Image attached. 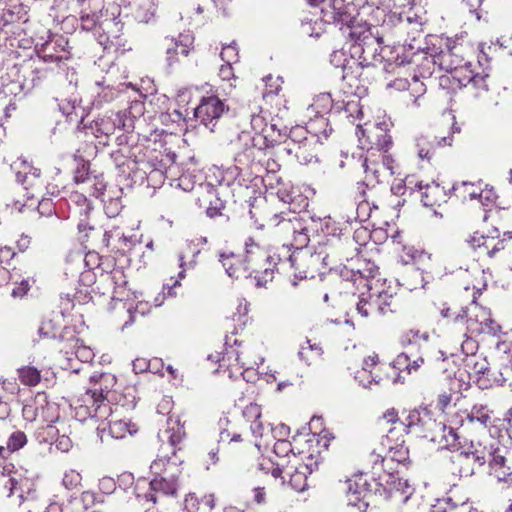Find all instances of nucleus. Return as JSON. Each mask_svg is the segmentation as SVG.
<instances>
[{
  "mask_svg": "<svg viewBox=\"0 0 512 512\" xmlns=\"http://www.w3.org/2000/svg\"><path fill=\"white\" fill-rule=\"evenodd\" d=\"M430 441L438 444L440 448L454 449L459 445V435L454 428L437 423Z\"/></svg>",
  "mask_w": 512,
  "mask_h": 512,
  "instance_id": "21",
  "label": "nucleus"
},
{
  "mask_svg": "<svg viewBox=\"0 0 512 512\" xmlns=\"http://www.w3.org/2000/svg\"><path fill=\"white\" fill-rule=\"evenodd\" d=\"M392 160L388 156L382 157V162L378 163L375 160L370 158H366L363 167L366 173V179L369 182H380L381 176L384 175L385 172L389 171V174H393L390 163Z\"/></svg>",
  "mask_w": 512,
  "mask_h": 512,
  "instance_id": "24",
  "label": "nucleus"
},
{
  "mask_svg": "<svg viewBox=\"0 0 512 512\" xmlns=\"http://www.w3.org/2000/svg\"><path fill=\"white\" fill-rule=\"evenodd\" d=\"M21 382L28 386H35L41 380L40 371L32 366H26L18 370Z\"/></svg>",
  "mask_w": 512,
  "mask_h": 512,
  "instance_id": "38",
  "label": "nucleus"
},
{
  "mask_svg": "<svg viewBox=\"0 0 512 512\" xmlns=\"http://www.w3.org/2000/svg\"><path fill=\"white\" fill-rule=\"evenodd\" d=\"M436 424V420L427 408H418L408 413L405 423H399V431L400 433H414L430 440Z\"/></svg>",
  "mask_w": 512,
  "mask_h": 512,
  "instance_id": "12",
  "label": "nucleus"
},
{
  "mask_svg": "<svg viewBox=\"0 0 512 512\" xmlns=\"http://www.w3.org/2000/svg\"><path fill=\"white\" fill-rule=\"evenodd\" d=\"M168 427L159 433L162 441V453L151 464V470L157 476L151 480L150 488L155 493L175 495L179 487L178 477L181 474L182 460L176 456L180 444L185 437V431L178 418L170 417Z\"/></svg>",
  "mask_w": 512,
  "mask_h": 512,
  "instance_id": "1",
  "label": "nucleus"
},
{
  "mask_svg": "<svg viewBox=\"0 0 512 512\" xmlns=\"http://www.w3.org/2000/svg\"><path fill=\"white\" fill-rule=\"evenodd\" d=\"M452 134L449 133L447 136L435 137V142L437 146H451L452 144Z\"/></svg>",
  "mask_w": 512,
  "mask_h": 512,
  "instance_id": "64",
  "label": "nucleus"
},
{
  "mask_svg": "<svg viewBox=\"0 0 512 512\" xmlns=\"http://www.w3.org/2000/svg\"><path fill=\"white\" fill-rule=\"evenodd\" d=\"M332 107V99L329 94H320L311 104L310 108L318 114L328 112Z\"/></svg>",
  "mask_w": 512,
  "mask_h": 512,
  "instance_id": "44",
  "label": "nucleus"
},
{
  "mask_svg": "<svg viewBox=\"0 0 512 512\" xmlns=\"http://www.w3.org/2000/svg\"><path fill=\"white\" fill-rule=\"evenodd\" d=\"M489 454L487 449L480 443L471 442L470 445L461 450L454 459V465L460 477H470L475 473L477 467L486 463Z\"/></svg>",
  "mask_w": 512,
  "mask_h": 512,
  "instance_id": "11",
  "label": "nucleus"
},
{
  "mask_svg": "<svg viewBox=\"0 0 512 512\" xmlns=\"http://www.w3.org/2000/svg\"><path fill=\"white\" fill-rule=\"evenodd\" d=\"M234 305L235 311L232 313V319L242 321L248 314L249 304L245 299H237Z\"/></svg>",
  "mask_w": 512,
  "mask_h": 512,
  "instance_id": "49",
  "label": "nucleus"
},
{
  "mask_svg": "<svg viewBox=\"0 0 512 512\" xmlns=\"http://www.w3.org/2000/svg\"><path fill=\"white\" fill-rule=\"evenodd\" d=\"M475 279L472 287L465 286V290L470 288L473 290V300L469 306L463 309L460 313L453 318V330L463 331L464 335L471 334H495L499 331V326L491 318L490 311L485 307L478 305L475 301L476 293H480L486 287V280L484 279V272L480 269L474 271Z\"/></svg>",
  "mask_w": 512,
  "mask_h": 512,
  "instance_id": "3",
  "label": "nucleus"
},
{
  "mask_svg": "<svg viewBox=\"0 0 512 512\" xmlns=\"http://www.w3.org/2000/svg\"><path fill=\"white\" fill-rule=\"evenodd\" d=\"M55 447L61 452H68L72 447V442L68 436L61 435L56 439Z\"/></svg>",
  "mask_w": 512,
  "mask_h": 512,
  "instance_id": "56",
  "label": "nucleus"
},
{
  "mask_svg": "<svg viewBox=\"0 0 512 512\" xmlns=\"http://www.w3.org/2000/svg\"><path fill=\"white\" fill-rule=\"evenodd\" d=\"M137 431L134 424L125 420L112 421L109 425V432L115 439H123Z\"/></svg>",
  "mask_w": 512,
  "mask_h": 512,
  "instance_id": "34",
  "label": "nucleus"
},
{
  "mask_svg": "<svg viewBox=\"0 0 512 512\" xmlns=\"http://www.w3.org/2000/svg\"><path fill=\"white\" fill-rule=\"evenodd\" d=\"M457 332L465 338L461 341V351L466 355V358L477 356L476 351L478 349V343L473 339V335H464L465 330Z\"/></svg>",
  "mask_w": 512,
  "mask_h": 512,
  "instance_id": "43",
  "label": "nucleus"
},
{
  "mask_svg": "<svg viewBox=\"0 0 512 512\" xmlns=\"http://www.w3.org/2000/svg\"><path fill=\"white\" fill-rule=\"evenodd\" d=\"M22 91V84L19 80L11 79L9 74L1 77L0 92L5 97L17 96Z\"/></svg>",
  "mask_w": 512,
  "mask_h": 512,
  "instance_id": "36",
  "label": "nucleus"
},
{
  "mask_svg": "<svg viewBox=\"0 0 512 512\" xmlns=\"http://www.w3.org/2000/svg\"><path fill=\"white\" fill-rule=\"evenodd\" d=\"M243 416L250 422V429L256 438L263 437L264 425L261 421V407L256 403H250L243 410Z\"/></svg>",
  "mask_w": 512,
  "mask_h": 512,
  "instance_id": "29",
  "label": "nucleus"
},
{
  "mask_svg": "<svg viewBox=\"0 0 512 512\" xmlns=\"http://www.w3.org/2000/svg\"><path fill=\"white\" fill-rule=\"evenodd\" d=\"M91 381L95 382V385L83 396V404L75 406V413L81 420H84L86 417L102 420L110 412V407L105 402L104 394L114 389L117 379L113 374L102 373L91 376Z\"/></svg>",
  "mask_w": 512,
  "mask_h": 512,
  "instance_id": "5",
  "label": "nucleus"
},
{
  "mask_svg": "<svg viewBox=\"0 0 512 512\" xmlns=\"http://www.w3.org/2000/svg\"><path fill=\"white\" fill-rule=\"evenodd\" d=\"M22 415L28 422L47 424L48 430L52 432L50 423L59 418V407L56 403L49 401L45 393H37L23 406Z\"/></svg>",
  "mask_w": 512,
  "mask_h": 512,
  "instance_id": "9",
  "label": "nucleus"
},
{
  "mask_svg": "<svg viewBox=\"0 0 512 512\" xmlns=\"http://www.w3.org/2000/svg\"><path fill=\"white\" fill-rule=\"evenodd\" d=\"M330 62L334 67L341 69L343 79L354 73L357 74L359 70H361L358 61L352 56H349L344 50L333 51L330 56Z\"/></svg>",
  "mask_w": 512,
  "mask_h": 512,
  "instance_id": "23",
  "label": "nucleus"
},
{
  "mask_svg": "<svg viewBox=\"0 0 512 512\" xmlns=\"http://www.w3.org/2000/svg\"><path fill=\"white\" fill-rule=\"evenodd\" d=\"M380 446H384L388 462L395 461L399 464L405 463L409 459V450L405 446L403 433L395 435V429H390L381 441Z\"/></svg>",
  "mask_w": 512,
  "mask_h": 512,
  "instance_id": "16",
  "label": "nucleus"
},
{
  "mask_svg": "<svg viewBox=\"0 0 512 512\" xmlns=\"http://www.w3.org/2000/svg\"><path fill=\"white\" fill-rule=\"evenodd\" d=\"M382 421L394 425L391 429H395V435H400L399 423H405V420L400 421L398 412L394 408H390L383 413Z\"/></svg>",
  "mask_w": 512,
  "mask_h": 512,
  "instance_id": "46",
  "label": "nucleus"
},
{
  "mask_svg": "<svg viewBox=\"0 0 512 512\" xmlns=\"http://www.w3.org/2000/svg\"><path fill=\"white\" fill-rule=\"evenodd\" d=\"M491 473L499 480L512 482V467L506 466V460L503 456L496 455L490 462Z\"/></svg>",
  "mask_w": 512,
  "mask_h": 512,
  "instance_id": "32",
  "label": "nucleus"
},
{
  "mask_svg": "<svg viewBox=\"0 0 512 512\" xmlns=\"http://www.w3.org/2000/svg\"><path fill=\"white\" fill-rule=\"evenodd\" d=\"M92 105L100 107L102 104L112 101L116 96L117 92L110 86H103L101 83H95L90 89Z\"/></svg>",
  "mask_w": 512,
  "mask_h": 512,
  "instance_id": "31",
  "label": "nucleus"
},
{
  "mask_svg": "<svg viewBox=\"0 0 512 512\" xmlns=\"http://www.w3.org/2000/svg\"><path fill=\"white\" fill-rule=\"evenodd\" d=\"M381 369L378 355H369L364 358L362 368L357 372L355 378L363 387L371 388L373 384H379L383 380L380 375Z\"/></svg>",
  "mask_w": 512,
  "mask_h": 512,
  "instance_id": "18",
  "label": "nucleus"
},
{
  "mask_svg": "<svg viewBox=\"0 0 512 512\" xmlns=\"http://www.w3.org/2000/svg\"><path fill=\"white\" fill-rule=\"evenodd\" d=\"M26 474L27 471L24 470L15 471L13 473L9 479V496L18 492L19 498L24 499L25 494H29L31 491H33L34 484Z\"/></svg>",
  "mask_w": 512,
  "mask_h": 512,
  "instance_id": "25",
  "label": "nucleus"
},
{
  "mask_svg": "<svg viewBox=\"0 0 512 512\" xmlns=\"http://www.w3.org/2000/svg\"><path fill=\"white\" fill-rule=\"evenodd\" d=\"M252 127L255 131L263 132L264 118L262 116H253L251 119Z\"/></svg>",
  "mask_w": 512,
  "mask_h": 512,
  "instance_id": "63",
  "label": "nucleus"
},
{
  "mask_svg": "<svg viewBox=\"0 0 512 512\" xmlns=\"http://www.w3.org/2000/svg\"><path fill=\"white\" fill-rule=\"evenodd\" d=\"M81 501L86 509L92 507L96 501V494L92 491H85L81 495Z\"/></svg>",
  "mask_w": 512,
  "mask_h": 512,
  "instance_id": "58",
  "label": "nucleus"
},
{
  "mask_svg": "<svg viewBox=\"0 0 512 512\" xmlns=\"http://www.w3.org/2000/svg\"><path fill=\"white\" fill-rule=\"evenodd\" d=\"M123 278V274L119 271L112 274L113 280L121 282L120 285L114 288L112 300L115 302L116 306H119V309L125 310L126 314L129 316V321L125 322V325H127L129 322L133 321V313L145 315L150 312L152 306H160L161 302L156 299L153 304H149L148 301L139 300L133 305V302L138 299V296L136 293H130L126 289V281Z\"/></svg>",
  "mask_w": 512,
  "mask_h": 512,
  "instance_id": "8",
  "label": "nucleus"
},
{
  "mask_svg": "<svg viewBox=\"0 0 512 512\" xmlns=\"http://www.w3.org/2000/svg\"><path fill=\"white\" fill-rule=\"evenodd\" d=\"M232 64H223L219 69V76L224 81H229L234 77Z\"/></svg>",
  "mask_w": 512,
  "mask_h": 512,
  "instance_id": "59",
  "label": "nucleus"
},
{
  "mask_svg": "<svg viewBox=\"0 0 512 512\" xmlns=\"http://www.w3.org/2000/svg\"><path fill=\"white\" fill-rule=\"evenodd\" d=\"M220 56L227 64L235 63L238 61V49L235 45H226L222 48Z\"/></svg>",
  "mask_w": 512,
  "mask_h": 512,
  "instance_id": "50",
  "label": "nucleus"
},
{
  "mask_svg": "<svg viewBox=\"0 0 512 512\" xmlns=\"http://www.w3.org/2000/svg\"><path fill=\"white\" fill-rule=\"evenodd\" d=\"M198 250L193 245L192 242H187L185 244L184 249L179 254V265L181 271L178 273V280L173 283V286L179 285V280L185 277V267H194L195 261L194 258L198 254Z\"/></svg>",
  "mask_w": 512,
  "mask_h": 512,
  "instance_id": "30",
  "label": "nucleus"
},
{
  "mask_svg": "<svg viewBox=\"0 0 512 512\" xmlns=\"http://www.w3.org/2000/svg\"><path fill=\"white\" fill-rule=\"evenodd\" d=\"M415 147L419 159L427 161L431 159L433 155L434 144L428 139L427 136L420 135L416 137Z\"/></svg>",
  "mask_w": 512,
  "mask_h": 512,
  "instance_id": "37",
  "label": "nucleus"
},
{
  "mask_svg": "<svg viewBox=\"0 0 512 512\" xmlns=\"http://www.w3.org/2000/svg\"><path fill=\"white\" fill-rule=\"evenodd\" d=\"M470 423H479L483 427H487L491 422L489 411L484 407L474 406L467 416Z\"/></svg>",
  "mask_w": 512,
  "mask_h": 512,
  "instance_id": "40",
  "label": "nucleus"
},
{
  "mask_svg": "<svg viewBox=\"0 0 512 512\" xmlns=\"http://www.w3.org/2000/svg\"><path fill=\"white\" fill-rule=\"evenodd\" d=\"M317 468L318 461L313 454L300 452L289 458L277 479H280L282 484L288 483L295 491L302 492L308 486V475Z\"/></svg>",
  "mask_w": 512,
  "mask_h": 512,
  "instance_id": "6",
  "label": "nucleus"
},
{
  "mask_svg": "<svg viewBox=\"0 0 512 512\" xmlns=\"http://www.w3.org/2000/svg\"><path fill=\"white\" fill-rule=\"evenodd\" d=\"M367 138V144L375 145L379 150L388 149L392 143L391 136L381 127H374L373 131L369 132Z\"/></svg>",
  "mask_w": 512,
  "mask_h": 512,
  "instance_id": "35",
  "label": "nucleus"
},
{
  "mask_svg": "<svg viewBox=\"0 0 512 512\" xmlns=\"http://www.w3.org/2000/svg\"><path fill=\"white\" fill-rule=\"evenodd\" d=\"M465 367L469 373L482 374L488 369V362L481 355L465 359Z\"/></svg>",
  "mask_w": 512,
  "mask_h": 512,
  "instance_id": "39",
  "label": "nucleus"
},
{
  "mask_svg": "<svg viewBox=\"0 0 512 512\" xmlns=\"http://www.w3.org/2000/svg\"><path fill=\"white\" fill-rule=\"evenodd\" d=\"M226 110L227 107L223 101L216 96H209L204 97L195 108V116L203 125L209 128L210 131H214L218 120Z\"/></svg>",
  "mask_w": 512,
  "mask_h": 512,
  "instance_id": "14",
  "label": "nucleus"
},
{
  "mask_svg": "<svg viewBox=\"0 0 512 512\" xmlns=\"http://www.w3.org/2000/svg\"><path fill=\"white\" fill-rule=\"evenodd\" d=\"M394 487L397 491H400L404 495L402 502H406L413 493V488L409 485L407 480L397 479L393 482Z\"/></svg>",
  "mask_w": 512,
  "mask_h": 512,
  "instance_id": "52",
  "label": "nucleus"
},
{
  "mask_svg": "<svg viewBox=\"0 0 512 512\" xmlns=\"http://www.w3.org/2000/svg\"><path fill=\"white\" fill-rule=\"evenodd\" d=\"M373 304L366 301V300H359V302L356 304V311L357 313L362 317L366 318L369 315V311L372 308Z\"/></svg>",
  "mask_w": 512,
  "mask_h": 512,
  "instance_id": "57",
  "label": "nucleus"
},
{
  "mask_svg": "<svg viewBox=\"0 0 512 512\" xmlns=\"http://www.w3.org/2000/svg\"><path fill=\"white\" fill-rule=\"evenodd\" d=\"M455 195L462 201H476L484 207L492 206L497 199L493 189L482 181L469 182L461 181L453 185Z\"/></svg>",
  "mask_w": 512,
  "mask_h": 512,
  "instance_id": "10",
  "label": "nucleus"
},
{
  "mask_svg": "<svg viewBox=\"0 0 512 512\" xmlns=\"http://www.w3.org/2000/svg\"><path fill=\"white\" fill-rule=\"evenodd\" d=\"M428 338L427 333H421L418 330H410L405 335V341L411 346V350L400 353L394 359L393 367L407 374H414L424 365L425 358L428 361H444L446 356L441 350L428 355Z\"/></svg>",
  "mask_w": 512,
  "mask_h": 512,
  "instance_id": "4",
  "label": "nucleus"
},
{
  "mask_svg": "<svg viewBox=\"0 0 512 512\" xmlns=\"http://www.w3.org/2000/svg\"><path fill=\"white\" fill-rule=\"evenodd\" d=\"M393 296L388 292H379L377 298L375 300V304L377 305L379 311L381 313H386L391 304H392Z\"/></svg>",
  "mask_w": 512,
  "mask_h": 512,
  "instance_id": "51",
  "label": "nucleus"
},
{
  "mask_svg": "<svg viewBox=\"0 0 512 512\" xmlns=\"http://www.w3.org/2000/svg\"><path fill=\"white\" fill-rule=\"evenodd\" d=\"M414 260L418 264H425L426 261L432 260V255L425 251H416L414 255Z\"/></svg>",
  "mask_w": 512,
  "mask_h": 512,
  "instance_id": "62",
  "label": "nucleus"
},
{
  "mask_svg": "<svg viewBox=\"0 0 512 512\" xmlns=\"http://www.w3.org/2000/svg\"><path fill=\"white\" fill-rule=\"evenodd\" d=\"M273 453L277 458L276 461L263 458L259 463V467L265 473H271L277 479L282 474V468L287 465L289 458L296 453L293 451L291 443L286 439H278L274 443Z\"/></svg>",
  "mask_w": 512,
  "mask_h": 512,
  "instance_id": "15",
  "label": "nucleus"
},
{
  "mask_svg": "<svg viewBox=\"0 0 512 512\" xmlns=\"http://www.w3.org/2000/svg\"><path fill=\"white\" fill-rule=\"evenodd\" d=\"M298 355L308 366H319L324 361L322 347L317 343H311L310 340H307L305 345L301 346Z\"/></svg>",
  "mask_w": 512,
  "mask_h": 512,
  "instance_id": "26",
  "label": "nucleus"
},
{
  "mask_svg": "<svg viewBox=\"0 0 512 512\" xmlns=\"http://www.w3.org/2000/svg\"><path fill=\"white\" fill-rule=\"evenodd\" d=\"M133 124L134 120L124 112L117 113L114 119L112 117H102L97 119L93 129L95 136L100 138L102 136L108 137L112 135L116 128L129 130L133 127Z\"/></svg>",
  "mask_w": 512,
  "mask_h": 512,
  "instance_id": "17",
  "label": "nucleus"
},
{
  "mask_svg": "<svg viewBox=\"0 0 512 512\" xmlns=\"http://www.w3.org/2000/svg\"><path fill=\"white\" fill-rule=\"evenodd\" d=\"M452 497H444L436 499L435 503L431 505V512H447L458 505V503H452Z\"/></svg>",
  "mask_w": 512,
  "mask_h": 512,
  "instance_id": "47",
  "label": "nucleus"
},
{
  "mask_svg": "<svg viewBox=\"0 0 512 512\" xmlns=\"http://www.w3.org/2000/svg\"><path fill=\"white\" fill-rule=\"evenodd\" d=\"M362 0H327L321 11L326 22H337L352 29L350 35L356 36L355 23L359 16Z\"/></svg>",
  "mask_w": 512,
  "mask_h": 512,
  "instance_id": "7",
  "label": "nucleus"
},
{
  "mask_svg": "<svg viewBox=\"0 0 512 512\" xmlns=\"http://www.w3.org/2000/svg\"><path fill=\"white\" fill-rule=\"evenodd\" d=\"M39 212L41 214L51 215L53 212L52 203L48 199H44L39 203Z\"/></svg>",
  "mask_w": 512,
  "mask_h": 512,
  "instance_id": "61",
  "label": "nucleus"
},
{
  "mask_svg": "<svg viewBox=\"0 0 512 512\" xmlns=\"http://www.w3.org/2000/svg\"><path fill=\"white\" fill-rule=\"evenodd\" d=\"M81 474L74 470L69 469L65 471L62 483L67 489H75L81 484Z\"/></svg>",
  "mask_w": 512,
  "mask_h": 512,
  "instance_id": "45",
  "label": "nucleus"
},
{
  "mask_svg": "<svg viewBox=\"0 0 512 512\" xmlns=\"http://www.w3.org/2000/svg\"><path fill=\"white\" fill-rule=\"evenodd\" d=\"M263 357L257 352V349L252 346H245L241 349L230 348L227 350L225 356L220 360L219 367H227L232 369L237 366L236 371L242 372L241 369L247 370L254 369L263 362Z\"/></svg>",
  "mask_w": 512,
  "mask_h": 512,
  "instance_id": "13",
  "label": "nucleus"
},
{
  "mask_svg": "<svg viewBox=\"0 0 512 512\" xmlns=\"http://www.w3.org/2000/svg\"><path fill=\"white\" fill-rule=\"evenodd\" d=\"M453 56L451 51L443 54L442 56V65H445V69L451 73H454V78H456L460 84L466 85V83L471 82L474 79L473 72L471 70V64L465 63L464 65H460L461 59L457 60V64H453L450 59Z\"/></svg>",
  "mask_w": 512,
  "mask_h": 512,
  "instance_id": "22",
  "label": "nucleus"
},
{
  "mask_svg": "<svg viewBox=\"0 0 512 512\" xmlns=\"http://www.w3.org/2000/svg\"><path fill=\"white\" fill-rule=\"evenodd\" d=\"M193 37L191 35H181L180 40L174 44L173 48H168L167 53L171 54L172 51L175 54L187 56L192 48Z\"/></svg>",
  "mask_w": 512,
  "mask_h": 512,
  "instance_id": "41",
  "label": "nucleus"
},
{
  "mask_svg": "<svg viewBox=\"0 0 512 512\" xmlns=\"http://www.w3.org/2000/svg\"><path fill=\"white\" fill-rule=\"evenodd\" d=\"M29 288H30V285H29L28 281L23 280L19 284H17L16 287H14L12 289L11 295L14 298H22L27 294Z\"/></svg>",
  "mask_w": 512,
  "mask_h": 512,
  "instance_id": "55",
  "label": "nucleus"
},
{
  "mask_svg": "<svg viewBox=\"0 0 512 512\" xmlns=\"http://www.w3.org/2000/svg\"><path fill=\"white\" fill-rule=\"evenodd\" d=\"M472 248H483L486 254L492 257L496 251L503 249V242L495 240L494 237L484 236L479 232H475L468 240Z\"/></svg>",
  "mask_w": 512,
  "mask_h": 512,
  "instance_id": "28",
  "label": "nucleus"
},
{
  "mask_svg": "<svg viewBox=\"0 0 512 512\" xmlns=\"http://www.w3.org/2000/svg\"><path fill=\"white\" fill-rule=\"evenodd\" d=\"M220 439L222 442H228V443L239 442L242 440L241 434L235 433V432L231 433L230 431L221 432Z\"/></svg>",
  "mask_w": 512,
  "mask_h": 512,
  "instance_id": "60",
  "label": "nucleus"
},
{
  "mask_svg": "<svg viewBox=\"0 0 512 512\" xmlns=\"http://www.w3.org/2000/svg\"><path fill=\"white\" fill-rule=\"evenodd\" d=\"M75 355L81 362H89L94 357L93 351L89 347L83 345L77 346Z\"/></svg>",
  "mask_w": 512,
  "mask_h": 512,
  "instance_id": "53",
  "label": "nucleus"
},
{
  "mask_svg": "<svg viewBox=\"0 0 512 512\" xmlns=\"http://www.w3.org/2000/svg\"><path fill=\"white\" fill-rule=\"evenodd\" d=\"M290 434V428L285 424H278L271 429L264 427L263 437L259 441L255 442V447L261 450H267L271 444V441L275 439H286Z\"/></svg>",
  "mask_w": 512,
  "mask_h": 512,
  "instance_id": "27",
  "label": "nucleus"
},
{
  "mask_svg": "<svg viewBox=\"0 0 512 512\" xmlns=\"http://www.w3.org/2000/svg\"><path fill=\"white\" fill-rule=\"evenodd\" d=\"M416 187L420 192L421 202L427 207L439 206L446 201V193L439 184L419 182Z\"/></svg>",
  "mask_w": 512,
  "mask_h": 512,
  "instance_id": "20",
  "label": "nucleus"
},
{
  "mask_svg": "<svg viewBox=\"0 0 512 512\" xmlns=\"http://www.w3.org/2000/svg\"><path fill=\"white\" fill-rule=\"evenodd\" d=\"M265 84H266V92L264 93V96L270 95V94H278L281 90L282 86V78L277 76L273 77L271 75L264 78Z\"/></svg>",
  "mask_w": 512,
  "mask_h": 512,
  "instance_id": "48",
  "label": "nucleus"
},
{
  "mask_svg": "<svg viewBox=\"0 0 512 512\" xmlns=\"http://www.w3.org/2000/svg\"><path fill=\"white\" fill-rule=\"evenodd\" d=\"M369 492V484L367 478L363 474L352 476L346 482V497L348 503L357 506L366 497Z\"/></svg>",
  "mask_w": 512,
  "mask_h": 512,
  "instance_id": "19",
  "label": "nucleus"
},
{
  "mask_svg": "<svg viewBox=\"0 0 512 512\" xmlns=\"http://www.w3.org/2000/svg\"><path fill=\"white\" fill-rule=\"evenodd\" d=\"M369 461L373 464V469L379 471L388 464L387 455L384 446L373 449L369 455Z\"/></svg>",
  "mask_w": 512,
  "mask_h": 512,
  "instance_id": "42",
  "label": "nucleus"
},
{
  "mask_svg": "<svg viewBox=\"0 0 512 512\" xmlns=\"http://www.w3.org/2000/svg\"><path fill=\"white\" fill-rule=\"evenodd\" d=\"M152 365L151 361L145 358H137L133 361V370L135 373H143L151 369Z\"/></svg>",
  "mask_w": 512,
  "mask_h": 512,
  "instance_id": "54",
  "label": "nucleus"
},
{
  "mask_svg": "<svg viewBox=\"0 0 512 512\" xmlns=\"http://www.w3.org/2000/svg\"><path fill=\"white\" fill-rule=\"evenodd\" d=\"M27 444V436L22 431H14L8 437L6 446H0V455L5 456L6 452L13 453Z\"/></svg>",
  "mask_w": 512,
  "mask_h": 512,
  "instance_id": "33",
  "label": "nucleus"
},
{
  "mask_svg": "<svg viewBox=\"0 0 512 512\" xmlns=\"http://www.w3.org/2000/svg\"><path fill=\"white\" fill-rule=\"evenodd\" d=\"M220 261L230 277L254 278L256 286L261 287L272 281L280 259L262 248L253 238H248L245 242L244 268L234 269V264H240V257L234 253L221 254Z\"/></svg>",
  "mask_w": 512,
  "mask_h": 512,
  "instance_id": "2",
  "label": "nucleus"
}]
</instances>
